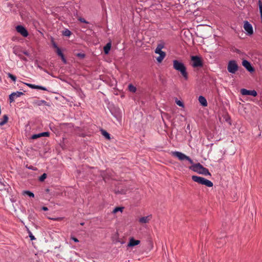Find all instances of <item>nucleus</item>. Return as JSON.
<instances>
[{
    "instance_id": "obj_19",
    "label": "nucleus",
    "mask_w": 262,
    "mask_h": 262,
    "mask_svg": "<svg viewBox=\"0 0 262 262\" xmlns=\"http://www.w3.org/2000/svg\"><path fill=\"white\" fill-rule=\"evenodd\" d=\"M8 117L7 116V115H5L3 116V120L0 122V126L4 125L5 124H6L8 122Z\"/></svg>"
},
{
    "instance_id": "obj_32",
    "label": "nucleus",
    "mask_w": 262,
    "mask_h": 262,
    "mask_svg": "<svg viewBox=\"0 0 262 262\" xmlns=\"http://www.w3.org/2000/svg\"><path fill=\"white\" fill-rule=\"evenodd\" d=\"M78 20L81 22V23H85V24H88L89 22L87 21L84 18H82V17H79L78 18Z\"/></svg>"
},
{
    "instance_id": "obj_29",
    "label": "nucleus",
    "mask_w": 262,
    "mask_h": 262,
    "mask_svg": "<svg viewBox=\"0 0 262 262\" xmlns=\"http://www.w3.org/2000/svg\"><path fill=\"white\" fill-rule=\"evenodd\" d=\"M41 137H49L50 133L48 132L40 133Z\"/></svg>"
},
{
    "instance_id": "obj_48",
    "label": "nucleus",
    "mask_w": 262,
    "mask_h": 262,
    "mask_svg": "<svg viewBox=\"0 0 262 262\" xmlns=\"http://www.w3.org/2000/svg\"><path fill=\"white\" fill-rule=\"evenodd\" d=\"M20 58H21L23 60H25V61H27V58H26V57H21Z\"/></svg>"
},
{
    "instance_id": "obj_39",
    "label": "nucleus",
    "mask_w": 262,
    "mask_h": 262,
    "mask_svg": "<svg viewBox=\"0 0 262 262\" xmlns=\"http://www.w3.org/2000/svg\"><path fill=\"white\" fill-rule=\"evenodd\" d=\"M29 237H30L31 240H32V241L35 239L34 236H33L32 235V234L31 233V232H29Z\"/></svg>"
},
{
    "instance_id": "obj_14",
    "label": "nucleus",
    "mask_w": 262,
    "mask_h": 262,
    "mask_svg": "<svg viewBox=\"0 0 262 262\" xmlns=\"http://www.w3.org/2000/svg\"><path fill=\"white\" fill-rule=\"evenodd\" d=\"M199 101L200 103L203 106H207V102L206 99V98L203 96H200L199 97Z\"/></svg>"
},
{
    "instance_id": "obj_51",
    "label": "nucleus",
    "mask_w": 262,
    "mask_h": 262,
    "mask_svg": "<svg viewBox=\"0 0 262 262\" xmlns=\"http://www.w3.org/2000/svg\"><path fill=\"white\" fill-rule=\"evenodd\" d=\"M80 225H84V223H80Z\"/></svg>"
},
{
    "instance_id": "obj_35",
    "label": "nucleus",
    "mask_w": 262,
    "mask_h": 262,
    "mask_svg": "<svg viewBox=\"0 0 262 262\" xmlns=\"http://www.w3.org/2000/svg\"><path fill=\"white\" fill-rule=\"evenodd\" d=\"M164 46L163 43H159L158 45L156 48H159V49H162L164 48Z\"/></svg>"
},
{
    "instance_id": "obj_10",
    "label": "nucleus",
    "mask_w": 262,
    "mask_h": 262,
    "mask_svg": "<svg viewBox=\"0 0 262 262\" xmlns=\"http://www.w3.org/2000/svg\"><path fill=\"white\" fill-rule=\"evenodd\" d=\"M24 84H25L26 85H27V86H28L29 88H30L31 89H39V90H43V91H47V89L45 87H43L42 86L37 85L30 84V83H24Z\"/></svg>"
},
{
    "instance_id": "obj_50",
    "label": "nucleus",
    "mask_w": 262,
    "mask_h": 262,
    "mask_svg": "<svg viewBox=\"0 0 262 262\" xmlns=\"http://www.w3.org/2000/svg\"><path fill=\"white\" fill-rule=\"evenodd\" d=\"M46 191L47 192H49V191H50L49 189H47L46 190Z\"/></svg>"
},
{
    "instance_id": "obj_42",
    "label": "nucleus",
    "mask_w": 262,
    "mask_h": 262,
    "mask_svg": "<svg viewBox=\"0 0 262 262\" xmlns=\"http://www.w3.org/2000/svg\"><path fill=\"white\" fill-rule=\"evenodd\" d=\"M71 239L72 240H73L76 243H77V242H79L78 239L77 238L75 237H72Z\"/></svg>"
},
{
    "instance_id": "obj_6",
    "label": "nucleus",
    "mask_w": 262,
    "mask_h": 262,
    "mask_svg": "<svg viewBox=\"0 0 262 262\" xmlns=\"http://www.w3.org/2000/svg\"><path fill=\"white\" fill-rule=\"evenodd\" d=\"M244 28L247 32L248 35H251L253 34V30L252 26L249 21L246 20L244 22Z\"/></svg>"
},
{
    "instance_id": "obj_7",
    "label": "nucleus",
    "mask_w": 262,
    "mask_h": 262,
    "mask_svg": "<svg viewBox=\"0 0 262 262\" xmlns=\"http://www.w3.org/2000/svg\"><path fill=\"white\" fill-rule=\"evenodd\" d=\"M16 30L20 33L23 37H26L28 36L27 30L21 25H18L16 27Z\"/></svg>"
},
{
    "instance_id": "obj_12",
    "label": "nucleus",
    "mask_w": 262,
    "mask_h": 262,
    "mask_svg": "<svg viewBox=\"0 0 262 262\" xmlns=\"http://www.w3.org/2000/svg\"><path fill=\"white\" fill-rule=\"evenodd\" d=\"M56 53L59 56L61 57V59L63 62L65 64L67 63V60L60 48L57 49V50H56Z\"/></svg>"
},
{
    "instance_id": "obj_25",
    "label": "nucleus",
    "mask_w": 262,
    "mask_h": 262,
    "mask_svg": "<svg viewBox=\"0 0 262 262\" xmlns=\"http://www.w3.org/2000/svg\"><path fill=\"white\" fill-rule=\"evenodd\" d=\"M7 75H8V77L11 78L12 81H13L14 82L16 81V77L15 76L13 75V74H11L10 73H8L7 74Z\"/></svg>"
},
{
    "instance_id": "obj_22",
    "label": "nucleus",
    "mask_w": 262,
    "mask_h": 262,
    "mask_svg": "<svg viewBox=\"0 0 262 262\" xmlns=\"http://www.w3.org/2000/svg\"><path fill=\"white\" fill-rule=\"evenodd\" d=\"M62 35L69 37L71 35V32L68 29H66L62 32Z\"/></svg>"
},
{
    "instance_id": "obj_45",
    "label": "nucleus",
    "mask_w": 262,
    "mask_h": 262,
    "mask_svg": "<svg viewBox=\"0 0 262 262\" xmlns=\"http://www.w3.org/2000/svg\"><path fill=\"white\" fill-rule=\"evenodd\" d=\"M49 219L53 220V221H57V220H60V219L51 218V217H50Z\"/></svg>"
},
{
    "instance_id": "obj_23",
    "label": "nucleus",
    "mask_w": 262,
    "mask_h": 262,
    "mask_svg": "<svg viewBox=\"0 0 262 262\" xmlns=\"http://www.w3.org/2000/svg\"><path fill=\"white\" fill-rule=\"evenodd\" d=\"M23 194H27L28 196H29L30 197H32V198H34V193L33 192H31L30 191H29V190L24 191L23 192Z\"/></svg>"
},
{
    "instance_id": "obj_24",
    "label": "nucleus",
    "mask_w": 262,
    "mask_h": 262,
    "mask_svg": "<svg viewBox=\"0 0 262 262\" xmlns=\"http://www.w3.org/2000/svg\"><path fill=\"white\" fill-rule=\"evenodd\" d=\"M124 209V207H116L113 211V213H117V212L118 211H121L122 212L123 209Z\"/></svg>"
},
{
    "instance_id": "obj_40",
    "label": "nucleus",
    "mask_w": 262,
    "mask_h": 262,
    "mask_svg": "<svg viewBox=\"0 0 262 262\" xmlns=\"http://www.w3.org/2000/svg\"><path fill=\"white\" fill-rule=\"evenodd\" d=\"M159 56L164 58V57L166 56V53L162 51L161 53L159 54Z\"/></svg>"
},
{
    "instance_id": "obj_18",
    "label": "nucleus",
    "mask_w": 262,
    "mask_h": 262,
    "mask_svg": "<svg viewBox=\"0 0 262 262\" xmlns=\"http://www.w3.org/2000/svg\"><path fill=\"white\" fill-rule=\"evenodd\" d=\"M111 42H108L103 48V51L105 54H108L111 48Z\"/></svg>"
},
{
    "instance_id": "obj_33",
    "label": "nucleus",
    "mask_w": 262,
    "mask_h": 262,
    "mask_svg": "<svg viewBox=\"0 0 262 262\" xmlns=\"http://www.w3.org/2000/svg\"><path fill=\"white\" fill-rule=\"evenodd\" d=\"M176 103H177V104H178L180 106H182V107L184 106V104H183V102H182V101H181L180 100H177L176 101Z\"/></svg>"
},
{
    "instance_id": "obj_4",
    "label": "nucleus",
    "mask_w": 262,
    "mask_h": 262,
    "mask_svg": "<svg viewBox=\"0 0 262 262\" xmlns=\"http://www.w3.org/2000/svg\"><path fill=\"white\" fill-rule=\"evenodd\" d=\"M238 65L235 60H230L229 61L227 70L228 71L232 74H235V72L238 70Z\"/></svg>"
},
{
    "instance_id": "obj_36",
    "label": "nucleus",
    "mask_w": 262,
    "mask_h": 262,
    "mask_svg": "<svg viewBox=\"0 0 262 262\" xmlns=\"http://www.w3.org/2000/svg\"><path fill=\"white\" fill-rule=\"evenodd\" d=\"M77 57H79L81 58H83L85 57V54H83V53H78L77 54Z\"/></svg>"
},
{
    "instance_id": "obj_37",
    "label": "nucleus",
    "mask_w": 262,
    "mask_h": 262,
    "mask_svg": "<svg viewBox=\"0 0 262 262\" xmlns=\"http://www.w3.org/2000/svg\"><path fill=\"white\" fill-rule=\"evenodd\" d=\"M162 52V49H159V48H156L155 50V53L159 54Z\"/></svg>"
},
{
    "instance_id": "obj_17",
    "label": "nucleus",
    "mask_w": 262,
    "mask_h": 262,
    "mask_svg": "<svg viewBox=\"0 0 262 262\" xmlns=\"http://www.w3.org/2000/svg\"><path fill=\"white\" fill-rule=\"evenodd\" d=\"M202 185H204L208 187H212L213 185V183L211 181H210L205 178H204V179L202 181Z\"/></svg>"
},
{
    "instance_id": "obj_27",
    "label": "nucleus",
    "mask_w": 262,
    "mask_h": 262,
    "mask_svg": "<svg viewBox=\"0 0 262 262\" xmlns=\"http://www.w3.org/2000/svg\"><path fill=\"white\" fill-rule=\"evenodd\" d=\"M15 98V97L14 96V94H13V93H11L10 95H9V100H10V103H12V102H13L14 101V99Z\"/></svg>"
},
{
    "instance_id": "obj_20",
    "label": "nucleus",
    "mask_w": 262,
    "mask_h": 262,
    "mask_svg": "<svg viewBox=\"0 0 262 262\" xmlns=\"http://www.w3.org/2000/svg\"><path fill=\"white\" fill-rule=\"evenodd\" d=\"M101 134L102 135L107 139L110 140L111 139L110 135L108 133H107L106 130L101 129Z\"/></svg>"
},
{
    "instance_id": "obj_31",
    "label": "nucleus",
    "mask_w": 262,
    "mask_h": 262,
    "mask_svg": "<svg viewBox=\"0 0 262 262\" xmlns=\"http://www.w3.org/2000/svg\"><path fill=\"white\" fill-rule=\"evenodd\" d=\"M258 4L259 6V12H262V2L260 0L258 1Z\"/></svg>"
},
{
    "instance_id": "obj_47",
    "label": "nucleus",
    "mask_w": 262,
    "mask_h": 262,
    "mask_svg": "<svg viewBox=\"0 0 262 262\" xmlns=\"http://www.w3.org/2000/svg\"><path fill=\"white\" fill-rule=\"evenodd\" d=\"M28 169H33L34 170V168H33V166H30L29 167H28Z\"/></svg>"
},
{
    "instance_id": "obj_9",
    "label": "nucleus",
    "mask_w": 262,
    "mask_h": 262,
    "mask_svg": "<svg viewBox=\"0 0 262 262\" xmlns=\"http://www.w3.org/2000/svg\"><path fill=\"white\" fill-rule=\"evenodd\" d=\"M242 65L250 73L253 72L255 71L254 68L252 67L250 62L247 60H243Z\"/></svg>"
},
{
    "instance_id": "obj_30",
    "label": "nucleus",
    "mask_w": 262,
    "mask_h": 262,
    "mask_svg": "<svg viewBox=\"0 0 262 262\" xmlns=\"http://www.w3.org/2000/svg\"><path fill=\"white\" fill-rule=\"evenodd\" d=\"M39 137H41V135H40V133L38 134H34V135H32L31 138L32 139H36Z\"/></svg>"
},
{
    "instance_id": "obj_3",
    "label": "nucleus",
    "mask_w": 262,
    "mask_h": 262,
    "mask_svg": "<svg viewBox=\"0 0 262 262\" xmlns=\"http://www.w3.org/2000/svg\"><path fill=\"white\" fill-rule=\"evenodd\" d=\"M171 155L173 157H176L178 158L180 161L187 160L191 164H193V162L191 159V158L184 154L183 153L180 151H172L171 152Z\"/></svg>"
},
{
    "instance_id": "obj_44",
    "label": "nucleus",
    "mask_w": 262,
    "mask_h": 262,
    "mask_svg": "<svg viewBox=\"0 0 262 262\" xmlns=\"http://www.w3.org/2000/svg\"><path fill=\"white\" fill-rule=\"evenodd\" d=\"M42 209L44 211H47L48 210V208L47 207L43 206L42 207Z\"/></svg>"
},
{
    "instance_id": "obj_13",
    "label": "nucleus",
    "mask_w": 262,
    "mask_h": 262,
    "mask_svg": "<svg viewBox=\"0 0 262 262\" xmlns=\"http://www.w3.org/2000/svg\"><path fill=\"white\" fill-rule=\"evenodd\" d=\"M151 219V215H148L140 218L139 222L141 223H147Z\"/></svg>"
},
{
    "instance_id": "obj_26",
    "label": "nucleus",
    "mask_w": 262,
    "mask_h": 262,
    "mask_svg": "<svg viewBox=\"0 0 262 262\" xmlns=\"http://www.w3.org/2000/svg\"><path fill=\"white\" fill-rule=\"evenodd\" d=\"M47 177V174L44 173L39 177V180L40 182H43L46 179Z\"/></svg>"
},
{
    "instance_id": "obj_1",
    "label": "nucleus",
    "mask_w": 262,
    "mask_h": 262,
    "mask_svg": "<svg viewBox=\"0 0 262 262\" xmlns=\"http://www.w3.org/2000/svg\"><path fill=\"white\" fill-rule=\"evenodd\" d=\"M173 68L174 70L180 72L181 74L185 80H188V73L186 71V68L183 62L177 60H174L173 61Z\"/></svg>"
},
{
    "instance_id": "obj_41",
    "label": "nucleus",
    "mask_w": 262,
    "mask_h": 262,
    "mask_svg": "<svg viewBox=\"0 0 262 262\" xmlns=\"http://www.w3.org/2000/svg\"><path fill=\"white\" fill-rule=\"evenodd\" d=\"M29 219L30 221L31 220H34V217L33 216V213H31L29 215Z\"/></svg>"
},
{
    "instance_id": "obj_16",
    "label": "nucleus",
    "mask_w": 262,
    "mask_h": 262,
    "mask_svg": "<svg viewBox=\"0 0 262 262\" xmlns=\"http://www.w3.org/2000/svg\"><path fill=\"white\" fill-rule=\"evenodd\" d=\"M34 104H35L36 105H37L38 106H40L42 104H44L45 105L50 106V104L49 103H48L47 101H46L45 100H37L36 101H34Z\"/></svg>"
},
{
    "instance_id": "obj_28",
    "label": "nucleus",
    "mask_w": 262,
    "mask_h": 262,
    "mask_svg": "<svg viewBox=\"0 0 262 262\" xmlns=\"http://www.w3.org/2000/svg\"><path fill=\"white\" fill-rule=\"evenodd\" d=\"M13 94H14V96L15 97V98L20 97L21 95H24V93L21 92H13Z\"/></svg>"
},
{
    "instance_id": "obj_43",
    "label": "nucleus",
    "mask_w": 262,
    "mask_h": 262,
    "mask_svg": "<svg viewBox=\"0 0 262 262\" xmlns=\"http://www.w3.org/2000/svg\"><path fill=\"white\" fill-rule=\"evenodd\" d=\"M23 53L27 56H29L30 55L29 53L27 51H23Z\"/></svg>"
},
{
    "instance_id": "obj_49",
    "label": "nucleus",
    "mask_w": 262,
    "mask_h": 262,
    "mask_svg": "<svg viewBox=\"0 0 262 262\" xmlns=\"http://www.w3.org/2000/svg\"><path fill=\"white\" fill-rule=\"evenodd\" d=\"M260 18H261V19L262 21V11L260 12Z\"/></svg>"
},
{
    "instance_id": "obj_21",
    "label": "nucleus",
    "mask_w": 262,
    "mask_h": 262,
    "mask_svg": "<svg viewBox=\"0 0 262 262\" xmlns=\"http://www.w3.org/2000/svg\"><path fill=\"white\" fill-rule=\"evenodd\" d=\"M128 89L130 92L133 93H135L137 90L135 86H134L132 84H129L128 85Z\"/></svg>"
},
{
    "instance_id": "obj_8",
    "label": "nucleus",
    "mask_w": 262,
    "mask_h": 262,
    "mask_svg": "<svg viewBox=\"0 0 262 262\" xmlns=\"http://www.w3.org/2000/svg\"><path fill=\"white\" fill-rule=\"evenodd\" d=\"M241 93L243 95H251L254 97H256L257 93L255 90H248L245 89H242L241 90Z\"/></svg>"
},
{
    "instance_id": "obj_11",
    "label": "nucleus",
    "mask_w": 262,
    "mask_h": 262,
    "mask_svg": "<svg viewBox=\"0 0 262 262\" xmlns=\"http://www.w3.org/2000/svg\"><path fill=\"white\" fill-rule=\"evenodd\" d=\"M140 243L139 240H135L133 237H132L129 239V242L127 244V246L129 247H133L138 245Z\"/></svg>"
},
{
    "instance_id": "obj_15",
    "label": "nucleus",
    "mask_w": 262,
    "mask_h": 262,
    "mask_svg": "<svg viewBox=\"0 0 262 262\" xmlns=\"http://www.w3.org/2000/svg\"><path fill=\"white\" fill-rule=\"evenodd\" d=\"M204 178L196 176H192V180L195 182L198 183L199 184H202V181Z\"/></svg>"
},
{
    "instance_id": "obj_46",
    "label": "nucleus",
    "mask_w": 262,
    "mask_h": 262,
    "mask_svg": "<svg viewBox=\"0 0 262 262\" xmlns=\"http://www.w3.org/2000/svg\"><path fill=\"white\" fill-rule=\"evenodd\" d=\"M190 124H188L187 125V129L189 130H190Z\"/></svg>"
},
{
    "instance_id": "obj_38",
    "label": "nucleus",
    "mask_w": 262,
    "mask_h": 262,
    "mask_svg": "<svg viewBox=\"0 0 262 262\" xmlns=\"http://www.w3.org/2000/svg\"><path fill=\"white\" fill-rule=\"evenodd\" d=\"M163 59L164 58L163 57H161L160 56H159L157 58V60L158 62H161L163 60Z\"/></svg>"
},
{
    "instance_id": "obj_2",
    "label": "nucleus",
    "mask_w": 262,
    "mask_h": 262,
    "mask_svg": "<svg viewBox=\"0 0 262 262\" xmlns=\"http://www.w3.org/2000/svg\"><path fill=\"white\" fill-rule=\"evenodd\" d=\"M189 169L192 171L198 172L199 174H204L205 176H210L211 173L208 169L202 166L200 163L193 164L192 166L189 167Z\"/></svg>"
},
{
    "instance_id": "obj_5",
    "label": "nucleus",
    "mask_w": 262,
    "mask_h": 262,
    "mask_svg": "<svg viewBox=\"0 0 262 262\" xmlns=\"http://www.w3.org/2000/svg\"><path fill=\"white\" fill-rule=\"evenodd\" d=\"M192 61V66L194 68L202 67L203 66V62L200 57L198 56H192L191 57Z\"/></svg>"
},
{
    "instance_id": "obj_34",
    "label": "nucleus",
    "mask_w": 262,
    "mask_h": 262,
    "mask_svg": "<svg viewBox=\"0 0 262 262\" xmlns=\"http://www.w3.org/2000/svg\"><path fill=\"white\" fill-rule=\"evenodd\" d=\"M52 46H53V47L54 48H55V49H56V50H57V49H58V48H59L57 46V44H56V43H55L53 40H52Z\"/></svg>"
}]
</instances>
